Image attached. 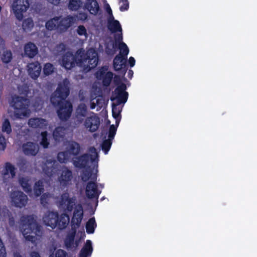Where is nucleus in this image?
Masks as SVG:
<instances>
[{
    "label": "nucleus",
    "mask_w": 257,
    "mask_h": 257,
    "mask_svg": "<svg viewBox=\"0 0 257 257\" xmlns=\"http://www.w3.org/2000/svg\"><path fill=\"white\" fill-rule=\"evenodd\" d=\"M12 203L16 207L22 208L27 204V196L20 191H15L11 194Z\"/></svg>",
    "instance_id": "nucleus-9"
},
{
    "label": "nucleus",
    "mask_w": 257,
    "mask_h": 257,
    "mask_svg": "<svg viewBox=\"0 0 257 257\" xmlns=\"http://www.w3.org/2000/svg\"><path fill=\"white\" fill-rule=\"evenodd\" d=\"M126 89V85L123 83H121L115 89L113 92L114 96L111 97L110 100L111 101L116 100V102L115 104H117V105L125 103L128 96V93L125 91Z\"/></svg>",
    "instance_id": "nucleus-8"
},
{
    "label": "nucleus",
    "mask_w": 257,
    "mask_h": 257,
    "mask_svg": "<svg viewBox=\"0 0 257 257\" xmlns=\"http://www.w3.org/2000/svg\"><path fill=\"white\" fill-rule=\"evenodd\" d=\"M58 213L57 211H49L45 215L43 220L46 225L51 227L52 229L57 227Z\"/></svg>",
    "instance_id": "nucleus-18"
},
{
    "label": "nucleus",
    "mask_w": 257,
    "mask_h": 257,
    "mask_svg": "<svg viewBox=\"0 0 257 257\" xmlns=\"http://www.w3.org/2000/svg\"><path fill=\"white\" fill-rule=\"evenodd\" d=\"M43 182L39 180L36 182L34 186V194L36 197L40 196L44 192Z\"/></svg>",
    "instance_id": "nucleus-37"
},
{
    "label": "nucleus",
    "mask_w": 257,
    "mask_h": 257,
    "mask_svg": "<svg viewBox=\"0 0 257 257\" xmlns=\"http://www.w3.org/2000/svg\"><path fill=\"white\" fill-rule=\"evenodd\" d=\"M55 161L49 159L47 160L42 167L43 171L48 177H52L55 172V168L54 167Z\"/></svg>",
    "instance_id": "nucleus-21"
},
{
    "label": "nucleus",
    "mask_w": 257,
    "mask_h": 257,
    "mask_svg": "<svg viewBox=\"0 0 257 257\" xmlns=\"http://www.w3.org/2000/svg\"><path fill=\"white\" fill-rule=\"evenodd\" d=\"M73 173L72 171L69 169L68 167H64L58 178V180L61 186L65 187L71 183Z\"/></svg>",
    "instance_id": "nucleus-13"
},
{
    "label": "nucleus",
    "mask_w": 257,
    "mask_h": 257,
    "mask_svg": "<svg viewBox=\"0 0 257 257\" xmlns=\"http://www.w3.org/2000/svg\"><path fill=\"white\" fill-rule=\"evenodd\" d=\"M106 11L108 13V14L110 15V19H113L114 17L112 15V10L109 6V5H107V7L106 8Z\"/></svg>",
    "instance_id": "nucleus-60"
},
{
    "label": "nucleus",
    "mask_w": 257,
    "mask_h": 257,
    "mask_svg": "<svg viewBox=\"0 0 257 257\" xmlns=\"http://www.w3.org/2000/svg\"><path fill=\"white\" fill-rule=\"evenodd\" d=\"M101 191L98 189L96 182H88L85 189L86 196L88 199H95L98 203V199Z\"/></svg>",
    "instance_id": "nucleus-12"
},
{
    "label": "nucleus",
    "mask_w": 257,
    "mask_h": 257,
    "mask_svg": "<svg viewBox=\"0 0 257 257\" xmlns=\"http://www.w3.org/2000/svg\"><path fill=\"white\" fill-rule=\"evenodd\" d=\"M70 222L69 216L66 213H63L58 215L57 227L60 230L65 229Z\"/></svg>",
    "instance_id": "nucleus-22"
},
{
    "label": "nucleus",
    "mask_w": 257,
    "mask_h": 257,
    "mask_svg": "<svg viewBox=\"0 0 257 257\" xmlns=\"http://www.w3.org/2000/svg\"><path fill=\"white\" fill-rule=\"evenodd\" d=\"M56 49L58 53L60 54L61 53L65 51L66 46L64 43H61L56 46Z\"/></svg>",
    "instance_id": "nucleus-53"
},
{
    "label": "nucleus",
    "mask_w": 257,
    "mask_h": 257,
    "mask_svg": "<svg viewBox=\"0 0 257 257\" xmlns=\"http://www.w3.org/2000/svg\"><path fill=\"white\" fill-rule=\"evenodd\" d=\"M67 253L64 250L59 249L56 251L55 257H67Z\"/></svg>",
    "instance_id": "nucleus-54"
},
{
    "label": "nucleus",
    "mask_w": 257,
    "mask_h": 257,
    "mask_svg": "<svg viewBox=\"0 0 257 257\" xmlns=\"http://www.w3.org/2000/svg\"><path fill=\"white\" fill-rule=\"evenodd\" d=\"M81 150L80 145L75 141L70 142L67 146V152L68 154L74 156H77Z\"/></svg>",
    "instance_id": "nucleus-27"
},
{
    "label": "nucleus",
    "mask_w": 257,
    "mask_h": 257,
    "mask_svg": "<svg viewBox=\"0 0 257 257\" xmlns=\"http://www.w3.org/2000/svg\"><path fill=\"white\" fill-rule=\"evenodd\" d=\"M54 65H44L43 71L45 75L48 76L52 74L54 69Z\"/></svg>",
    "instance_id": "nucleus-47"
},
{
    "label": "nucleus",
    "mask_w": 257,
    "mask_h": 257,
    "mask_svg": "<svg viewBox=\"0 0 257 257\" xmlns=\"http://www.w3.org/2000/svg\"><path fill=\"white\" fill-rule=\"evenodd\" d=\"M21 229L26 240L34 243L35 235L41 231V226L33 215H23L20 218Z\"/></svg>",
    "instance_id": "nucleus-2"
},
{
    "label": "nucleus",
    "mask_w": 257,
    "mask_h": 257,
    "mask_svg": "<svg viewBox=\"0 0 257 257\" xmlns=\"http://www.w3.org/2000/svg\"><path fill=\"white\" fill-rule=\"evenodd\" d=\"M84 125L89 131L93 133L96 132L100 125V118L96 114L93 113V115L86 117Z\"/></svg>",
    "instance_id": "nucleus-15"
},
{
    "label": "nucleus",
    "mask_w": 257,
    "mask_h": 257,
    "mask_svg": "<svg viewBox=\"0 0 257 257\" xmlns=\"http://www.w3.org/2000/svg\"><path fill=\"white\" fill-rule=\"evenodd\" d=\"M18 92L25 97L14 95L12 97L11 106L14 109V114L16 118H21L22 117H28L30 114L29 107L30 100L27 98L30 92L29 87L27 84H24L18 86Z\"/></svg>",
    "instance_id": "nucleus-1"
},
{
    "label": "nucleus",
    "mask_w": 257,
    "mask_h": 257,
    "mask_svg": "<svg viewBox=\"0 0 257 257\" xmlns=\"http://www.w3.org/2000/svg\"><path fill=\"white\" fill-rule=\"evenodd\" d=\"M93 251L92 242L90 240H87L86 242L80 251L79 257H87L91 255Z\"/></svg>",
    "instance_id": "nucleus-26"
},
{
    "label": "nucleus",
    "mask_w": 257,
    "mask_h": 257,
    "mask_svg": "<svg viewBox=\"0 0 257 257\" xmlns=\"http://www.w3.org/2000/svg\"><path fill=\"white\" fill-rule=\"evenodd\" d=\"M54 107H58L57 113L61 121H67L70 117L73 106L70 101L65 100L60 101L59 104H52Z\"/></svg>",
    "instance_id": "nucleus-6"
},
{
    "label": "nucleus",
    "mask_w": 257,
    "mask_h": 257,
    "mask_svg": "<svg viewBox=\"0 0 257 257\" xmlns=\"http://www.w3.org/2000/svg\"><path fill=\"white\" fill-rule=\"evenodd\" d=\"M24 154L28 156H35L39 151V147L37 144L28 142L22 145Z\"/></svg>",
    "instance_id": "nucleus-17"
},
{
    "label": "nucleus",
    "mask_w": 257,
    "mask_h": 257,
    "mask_svg": "<svg viewBox=\"0 0 257 257\" xmlns=\"http://www.w3.org/2000/svg\"><path fill=\"white\" fill-rule=\"evenodd\" d=\"M87 61H88V64H98V54L94 49H89L87 51Z\"/></svg>",
    "instance_id": "nucleus-29"
},
{
    "label": "nucleus",
    "mask_w": 257,
    "mask_h": 257,
    "mask_svg": "<svg viewBox=\"0 0 257 257\" xmlns=\"http://www.w3.org/2000/svg\"><path fill=\"white\" fill-rule=\"evenodd\" d=\"M16 168L14 165L10 162H6L5 164V169L3 172L4 177L9 175L10 173L12 178L15 177L16 176Z\"/></svg>",
    "instance_id": "nucleus-34"
},
{
    "label": "nucleus",
    "mask_w": 257,
    "mask_h": 257,
    "mask_svg": "<svg viewBox=\"0 0 257 257\" xmlns=\"http://www.w3.org/2000/svg\"><path fill=\"white\" fill-rule=\"evenodd\" d=\"M75 55L76 59L75 64H82L84 62H86L87 58V51L85 52L83 48L79 49L77 50Z\"/></svg>",
    "instance_id": "nucleus-25"
},
{
    "label": "nucleus",
    "mask_w": 257,
    "mask_h": 257,
    "mask_svg": "<svg viewBox=\"0 0 257 257\" xmlns=\"http://www.w3.org/2000/svg\"><path fill=\"white\" fill-rule=\"evenodd\" d=\"M112 141L109 139L105 140L101 144V148L105 154H107L109 151Z\"/></svg>",
    "instance_id": "nucleus-43"
},
{
    "label": "nucleus",
    "mask_w": 257,
    "mask_h": 257,
    "mask_svg": "<svg viewBox=\"0 0 257 257\" xmlns=\"http://www.w3.org/2000/svg\"><path fill=\"white\" fill-rule=\"evenodd\" d=\"M63 67L65 68V69L71 70L73 68L75 67L76 65H61ZM79 66L82 67H90V65H78Z\"/></svg>",
    "instance_id": "nucleus-59"
},
{
    "label": "nucleus",
    "mask_w": 257,
    "mask_h": 257,
    "mask_svg": "<svg viewBox=\"0 0 257 257\" xmlns=\"http://www.w3.org/2000/svg\"><path fill=\"white\" fill-rule=\"evenodd\" d=\"M134 74V72L132 70H129L127 72V77L130 79H132Z\"/></svg>",
    "instance_id": "nucleus-63"
},
{
    "label": "nucleus",
    "mask_w": 257,
    "mask_h": 257,
    "mask_svg": "<svg viewBox=\"0 0 257 257\" xmlns=\"http://www.w3.org/2000/svg\"><path fill=\"white\" fill-rule=\"evenodd\" d=\"M29 6L28 0H14L12 5V9L16 18L21 21L24 17L23 13L27 11Z\"/></svg>",
    "instance_id": "nucleus-7"
},
{
    "label": "nucleus",
    "mask_w": 257,
    "mask_h": 257,
    "mask_svg": "<svg viewBox=\"0 0 257 257\" xmlns=\"http://www.w3.org/2000/svg\"><path fill=\"white\" fill-rule=\"evenodd\" d=\"M77 33L79 36H86L87 35L86 29L83 25H80L78 27Z\"/></svg>",
    "instance_id": "nucleus-52"
},
{
    "label": "nucleus",
    "mask_w": 257,
    "mask_h": 257,
    "mask_svg": "<svg viewBox=\"0 0 257 257\" xmlns=\"http://www.w3.org/2000/svg\"><path fill=\"white\" fill-rule=\"evenodd\" d=\"M116 131V127H115L113 124L109 126L108 131V139L112 141L114 139Z\"/></svg>",
    "instance_id": "nucleus-46"
},
{
    "label": "nucleus",
    "mask_w": 257,
    "mask_h": 257,
    "mask_svg": "<svg viewBox=\"0 0 257 257\" xmlns=\"http://www.w3.org/2000/svg\"><path fill=\"white\" fill-rule=\"evenodd\" d=\"M90 160L91 162L94 161L91 155L85 153L75 158V159L73 160V164L76 168L83 169L88 166Z\"/></svg>",
    "instance_id": "nucleus-14"
},
{
    "label": "nucleus",
    "mask_w": 257,
    "mask_h": 257,
    "mask_svg": "<svg viewBox=\"0 0 257 257\" xmlns=\"http://www.w3.org/2000/svg\"><path fill=\"white\" fill-rule=\"evenodd\" d=\"M83 217V210L81 204L77 205L74 209L71 220L72 230H77L80 226Z\"/></svg>",
    "instance_id": "nucleus-10"
},
{
    "label": "nucleus",
    "mask_w": 257,
    "mask_h": 257,
    "mask_svg": "<svg viewBox=\"0 0 257 257\" xmlns=\"http://www.w3.org/2000/svg\"><path fill=\"white\" fill-rule=\"evenodd\" d=\"M120 2L122 3L119 7V10L121 12L127 11L129 8V3L128 0H120Z\"/></svg>",
    "instance_id": "nucleus-51"
},
{
    "label": "nucleus",
    "mask_w": 257,
    "mask_h": 257,
    "mask_svg": "<svg viewBox=\"0 0 257 257\" xmlns=\"http://www.w3.org/2000/svg\"><path fill=\"white\" fill-rule=\"evenodd\" d=\"M118 105L114 103L112 104V115L114 118L121 117V110L117 108Z\"/></svg>",
    "instance_id": "nucleus-45"
},
{
    "label": "nucleus",
    "mask_w": 257,
    "mask_h": 257,
    "mask_svg": "<svg viewBox=\"0 0 257 257\" xmlns=\"http://www.w3.org/2000/svg\"><path fill=\"white\" fill-rule=\"evenodd\" d=\"M75 197H70L68 192H64L61 195L59 204L60 207L65 208V210L71 212L75 205Z\"/></svg>",
    "instance_id": "nucleus-11"
},
{
    "label": "nucleus",
    "mask_w": 257,
    "mask_h": 257,
    "mask_svg": "<svg viewBox=\"0 0 257 257\" xmlns=\"http://www.w3.org/2000/svg\"><path fill=\"white\" fill-rule=\"evenodd\" d=\"M92 176V171L91 170H85L82 174V180L83 182L87 181Z\"/></svg>",
    "instance_id": "nucleus-48"
},
{
    "label": "nucleus",
    "mask_w": 257,
    "mask_h": 257,
    "mask_svg": "<svg viewBox=\"0 0 257 257\" xmlns=\"http://www.w3.org/2000/svg\"><path fill=\"white\" fill-rule=\"evenodd\" d=\"M134 65H113V68L115 70H119L122 68H128V66L131 68L133 67Z\"/></svg>",
    "instance_id": "nucleus-57"
},
{
    "label": "nucleus",
    "mask_w": 257,
    "mask_h": 257,
    "mask_svg": "<svg viewBox=\"0 0 257 257\" xmlns=\"http://www.w3.org/2000/svg\"><path fill=\"white\" fill-rule=\"evenodd\" d=\"M49 195L46 193L43 194L41 197V203L43 205L48 203V199Z\"/></svg>",
    "instance_id": "nucleus-56"
},
{
    "label": "nucleus",
    "mask_w": 257,
    "mask_h": 257,
    "mask_svg": "<svg viewBox=\"0 0 257 257\" xmlns=\"http://www.w3.org/2000/svg\"><path fill=\"white\" fill-rule=\"evenodd\" d=\"M75 18L71 15L65 17H55L46 22V28L49 31L57 30L59 33L66 32L74 23Z\"/></svg>",
    "instance_id": "nucleus-3"
},
{
    "label": "nucleus",
    "mask_w": 257,
    "mask_h": 257,
    "mask_svg": "<svg viewBox=\"0 0 257 257\" xmlns=\"http://www.w3.org/2000/svg\"><path fill=\"white\" fill-rule=\"evenodd\" d=\"M19 184L23 188V190L27 192L30 193L32 192V187L29 183V180L26 177H21L19 179Z\"/></svg>",
    "instance_id": "nucleus-36"
},
{
    "label": "nucleus",
    "mask_w": 257,
    "mask_h": 257,
    "mask_svg": "<svg viewBox=\"0 0 257 257\" xmlns=\"http://www.w3.org/2000/svg\"><path fill=\"white\" fill-rule=\"evenodd\" d=\"M122 40V36L121 34L115 37V41L116 42L117 41H121Z\"/></svg>",
    "instance_id": "nucleus-62"
},
{
    "label": "nucleus",
    "mask_w": 257,
    "mask_h": 257,
    "mask_svg": "<svg viewBox=\"0 0 257 257\" xmlns=\"http://www.w3.org/2000/svg\"><path fill=\"white\" fill-rule=\"evenodd\" d=\"M31 257H41L39 253L37 251H32L30 254Z\"/></svg>",
    "instance_id": "nucleus-61"
},
{
    "label": "nucleus",
    "mask_w": 257,
    "mask_h": 257,
    "mask_svg": "<svg viewBox=\"0 0 257 257\" xmlns=\"http://www.w3.org/2000/svg\"><path fill=\"white\" fill-rule=\"evenodd\" d=\"M42 103V100L40 98H37L36 99L35 102L33 103V106L36 108L39 109L42 107L41 106Z\"/></svg>",
    "instance_id": "nucleus-55"
},
{
    "label": "nucleus",
    "mask_w": 257,
    "mask_h": 257,
    "mask_svg": "<svg viewBox=\"0 0 257 257\" xmlns=\"http://www.w3.org/2000/svg\"><path fill=\"white\" fill-rule=\"evenodd\" d=\"M46 120L41 118L34 117L31 118L29 120V125L33 128H43L46 126Z\"/></svg>",
    "instance_id": "nucleus-24"
},
{
    "label": "nucleus",
    "mask_w": 257,
    "mask_h": 257,
    "mask_svg": "<svg viewBox=\"0 0 257 257\" xmlns=\"http://www.w3.org/2000/svg\"><path fill=\"white\" fill-rule=\"evenodd\" d=\"M119 49L120 52L113 59L112 64H135L136 60L133 57H130L127 61L129 49L126 44L123 42H120Z\"/></svg>",
    "instance_id": "nucleus-5"
},
{
    "label": "nucleus",
    "mask_w": 257,
    "mask_h": 257,
    "mask_svg": "<svg viewBox=\"0 0 257 257\" xmlns=\"http://www.w3.org/2000/svg\"><path fill=\"white\" fill-rule=\"evenodd\" d=\"M79 18L83 21H85L88 18V15L86 13L81 12L79 14Z\"/></svg>",
    "instance_id": "nucleus-58"
},
{
    "label": "nucleus",
    "mask_w": 257,
    "mask_h": 257,
    "mask_svg": "<svg viewBox=\"0 0 257 257\" xmlns=\"http://www.w3.org/2000/svg\"><path fill=\"white\" fill-rule=\"evenodd\" d=\"M13 58L12 53L11 50L4 51L2 55V60L3 63L8 64L11 61Z\"/></svg>",
    "instance_id": "nucleus-40"
},
{
    "label": "nucleus",
    "mask_w": 257,
    "mask_h": 257,
    "mask_svg": "<svg viewBox=\"0 0 257 257\" xmlns=\"http://www.w3.org/2000/svg\"><path fill=\"white\" fill-rule=\"evenodd\" d=\"M84 9L87 10L91 15L96 16L100 11L98 3L96 0H86Z\"/></svg>",
    "instance_id": "nucleus-19"
},
{
    "label": "nucleus",
    "mask_w": 257,
    "mask_h": 257,
    "mask_svg": "<svg viewBox=\"0 0 257 257\" xmlns=\"http://www.w3.org/2000/svg\"><path fill=\"white\" fill-rule=\"evenodd\" d=\"M2 131L7 134L10 135L12 133V127L9 120L7 118L5 119L3 122L2 126Z\"/></svg>",
    "instance_id": "nucleus-41"
},
{
    "label": "nucleus",
    "mask_w": 257,
    "mask_h": 257,
    "mask_svg": "<svg viewBox=\"0 0 257 257\" xmlns=\"http://www.w3.org/2000/svg\"><path fill=\"white\" fill-rule=\"evenodd\" d=\"M24 53L29 58H33L38 53V49L34 43L29 42L25 45Z\"/></svg>",
    "instance_id": "nucleus-23"
},
{
    "label": "nucleus",
    "mask_w": 257,
    "mask_h": 257,
    "mask_svg": "<svg viewBox=\"0 0 257 257\" xmlns=\"http://www.w3.org/2000/svg\"><path fill=\"white\" fill-rule=\"evenodd\" d=\"M113 74L111 71L105 73L103 70L97 71L95 73V77L98 80H102V85L104 87H108L110 85Z\"/></svg>",
    "instance_id": "nucleus-16"
},
{
    "label": "nucleus",
    "mask_w": 257,
    "mask_h": 257,
    "mask_svg": "<svg viewBox=\"0 0 257 257\" xmlns=\"http://www.w3.org/2000/svg\"><path fill=\"white\" fill-rule=\"evenodd\" d=\"M116 47V43L113 42L112 48H110L108 45L106 46L105 51L108 55H113L115 53V49Z\"/></svg>",
    "instance_id": "nucleus-50"
},
{
    "label": "nucleus",
    "mask_w": 257,
    "mask_h": 257,
    "mask_svg": "<svg viewBox=\"0 0 257 257\" xmlns=\"http://www.w3.org/2000/svg\"><path fill=\"white\" fill-rule=\"evenodd\" d=\"M76 232V230H72V232L68 233L66 236L64 242L67 248H72L74 246Z\"/></svg>",
    "instance_id": "nucleus-32"
},
{
    "label": "nucleus",
    "mask_w": 257,
    "mask_h": 257,
    "mask_svg": "<svg viewBox=\"0 0 257 257\" xmlns=\"http://www.w3.org/2000/svg\"><path fill=\"white\" fill-rule=\"evenodd\" d=\"M97 224L94 217L89 219L86 223V231L88 234L93 233Z\"/></svg>",
    "instance_id": "nucleus-35"
},
{
    "label": "nucleus",
    "mask_w": 257,
    "mask_h": 257,
    "mask_svg": "<svg viewBox=\"0 0 257 257\" xmlns=\"http://www.w3.org/2000/svg\"><path fill=\"white\" fill-rule=\"evenodd\" d=\"M66 129L64 126H59L54 130L53 136L55 141H59L62 140L65 135Z\"/></svg>",
    "instance_id": "nucleus-31"
},
{
    "label": "nucleus",
    "mask_w": 257,
    "mask_h": 257,
    "mask_svg": "<svg viewBox=\"0 0 257 257\" xmlns=\"http://www.w3.org/2000/svg\"><path fill=\"white\" fill-rule=\"evenodd\" d=\"M108 20V28L112 33L121 32L122 28L118 21L113 19Z\"/></svg>",
    "instance_id": "nucleus-30"
},
{
    "label": "nucleus",
    "mask_w": 257,
    "mask_h": 257,
    "mask_svg": "<svg viewBox=\"0 0 257 257\" xmlns=\"http://www.w3.org/2000/svg\"><path fill=\"white\" fill-rule=\"evenodd\" d=\"M22 26L24 30H30L34 27V22L31 18L25 19L22 24Z\"/></svg>",
    "instance_id": "nucleus-44"
},
{
    "label": "nucleus",
    "mask_w": 257,
    "mask_h": 257,
    "mask_svg": "<svg viewBox=\"0 0 257 257\" xmlns=\"http://www.w3.org/2000/svg\"><path fill=\"white\" fill-rule=\"evenodd\" d=\"M34 68L30 67V65H27L28 67L29 74L30 77L35 80L39 76L42 69V65H33Z\"/></svg>",
    "instance_id": "nucleus-33"
},
{
    "label": "nucleus",
    "mask_w": 257,
    "mask_h": 257,
    "mask_svg": "<svg viewBox=\"0 0 257 257\" xmlns=\"http://www.w3.org/2000/svg\"><path fill=\"white\" fill-rule=\"evenodd\" d=\"M87 113V108L86 104L83 103L79 104L75 111V118L77 121L79 123H82Z\"/></svg>",
    "instance_id": "nucleus-20"
},
{
    "label": "nucleus",
    "mask_w": 257,
    "mask_h": 257,
    "mask_svg": "<svg viewBox=\"0 0 257 257\" xmlns=\"http://www.w3.org/2000/svg\"><path fill=\"white\" fill-rule=\"evenodd\" d=\"M7 147L6 139L3 134L0 133V151H5Z\"/></svg>",
    "instance_id": "nucleus-49"
},
{
    "label": "nucleus",
    "mask_w": 257,
    "mask_h": 257,
    "mask_svg": "<svg viewBox=\"0 0 257 257\" xmlns=\"http://www.w3.org/2000/svg\"><path fill=\"white\" fill-rule=\"evenodd\" d=\"M70 155L67 151L59 152L57 154V160L60 163H66L69 159Z\"/></svg>",
    "instance_id": "nucleus-39"
},
{
    "label": "nucleus",
    "mask_w": 257,
    "mask_h": 257,
    "mask_svg": "<svg viewBox=\"0 0 257 257\" xmlns=\"http://www.w3.org/2000/svg\"><path fill=\"white\" fill-rule=\"evenodd\" d=\"M62 64H75V55L71 51H67L64 53L61 57Z\"/></svg>",
    "instance_id": "nucleus-28"
},
{
    "label": "nucleus",
    "mask_w": 257,
    "mask_h": 257,
    "mask_svg": "<svg viewBox=\"0 0 257 257\" xmlns=\"http://www.w3.org/2000/svg\"><path fill=\"white\" fill-rule=\"evenodd\" d=\"M42 139L40 142V144L45 149L48 148L50 144L48 140V133L47 131L42 132L41 134Z\"/></svg>",
    "instance_id": "nucleus-42"
},
{
    "label": "nucleus",
    "mask_w": 257,
    "mask_h": 257,
    "mask_svg": "<svg viewBox=\"0 0 257 257\" xmlns=\"http://www.w3.org/2000/svg\"><path fill=\"white\" fill-rule=\"evenodd\" d=\"M70 83L68 78H65L58 83L57 88L52 94L50 102L52 104H59L60 101H65L70 94Z\"/></svg>",
    "instance_id": "nucleus-4"
},
{
    "label": "nucleus",
    "mask_w": 257,
    "mask_h": 257,
    "mask_svg": "<svg viewBox=\"0 0 257 257\" xmlns=\"http://www.w3.org/2000/svg\"><path fill=\"white\" fill-rule=\"evenodd\" d=\"M82 5V2L81 0H69L68 8L71 11H77Z\"/></svg>",
    "instance_id": "nucleus-38"
},
{
    "label": "nucleus",
    "mask_w": 257,
    "mask_h": 257,
    "mask_svg": "<svg viewBox=\"0 0 257 257\" xmlns=\"http://www.w3.org/2000/svg\"><path fill=\"white\" fill-rule=\"evenodd\" d=\"M89 151L92 154H97L96 149L94 147H91L89 149Z\"/></svg>",
    "instance_id": "nucleus-64"
}]
</instances>
